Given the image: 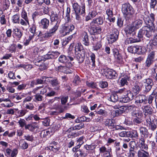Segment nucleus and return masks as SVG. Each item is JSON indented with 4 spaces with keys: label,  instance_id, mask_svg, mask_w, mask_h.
Wrapping results in <instances>:
<instances>
[{
    "label": "nucleus",
    "instance_id": "1",
    "mask_svg": "<svg viewBox=\"0 0 157 157\" xmlns=\"http://www.w3.org/2000/svg\"><path fill=\"white\" fill-rule=\"evenodd\" d=\"M51 19L52 24L54 25V26L44 33L43 35V37L44 38H48L53 35L59 26L60 20L57 14L54 13L52 14L51 16Z\"/></svg>",
    "mask_w": 157,
    "mask_h": 157
},
{
    "label": "nucleus",
    "instance_id": "2",
    "mask_svg": "<svg viewBox=\"0 0 157 157\" xmlns=\"http://www.w3.org/2000/svg\"><path fill=\"white\" fill-rule=\"evenodd\" d=\"M153 31L151 30L148 26L143 27L139 30L138 32L137 35L138 37V38H137V40H140V41L141 39L143 37H146L149 38L152 36Z\"/></svg>",
    "mask_w": 157,
    "mask_h": 157
},
{
    "label": "nucleus",
    "instance_id": "3",
    "mask_svg": "<svg viewBox=\"0 0 157 157\" xmlns=\"http://www.w3.org/2000/svg\"><path fill=\"white\" fill-rule=\"evenodd\" d=\"M121 11L125 17L127 18L132 17L133 13V8L129 3H125L122 5Z\"/></svg>",
    "mask_w": 157,
    "mask_h": 157
},
{
    "label": "nucleus",
    "instance_id": "4",
    "mask_svg": "<svg viewBox=\"0 0 157 157\" xmlns=\"http://www.w3.org/2000/svg\"><path fill=\"white\" fill-rule=\"evenodd\" d=\"M72 4L73 8L75 13L84 15L85 13V6L84 4H82L81 6H79L77 2L74 3Z\"/></svg>",
    "mask_w": 157,
    "mask_h": 157
},
{
    "label": "nucleus",
    "instance_id": "5",
    "mask_svg": "<svg viewBox=\"0 0 157 157\" xmlns=\"http://www.w3.org/2000/svg\"><path fill=\"white\" fill-rule=\"evenodd\" d=\"M113 33L109 35L108 37V41L109 44H112L115 42L118 39L119 32L116 29L113 30Z\"/></svg>",
    "mask_w": 157,
    "mask_h": 157
},
{
    "label": "nucleus",
    "instance_id": "6",
    "mask_svg": "<svg viewBox=\"0 0 157 157\" xmlns=\"http://www.w3.org/2000/svg\"><path fill=\"white\" fill-rule=\"evenodd\" d=\"M155 52H151L148 55L145 63V66L148 67L151 66L154 61Z\"/></svg>",
    "mask_w": 157,
    "mask_h": 157
},
{
    "label": "nucleus",
    "instance_id": "7",
    "mask_svg": "<svg viewBox=\"0 0 157 157\" xmlns=\"http://www.w3.org/2000/svg\"><path fill=\"white\" fill-rule=\"evenodd\" d=\"M105 76L107 78L111 79H115L117 76V74L114 70L111 69H107L104 72Z\"/></svg>",
    "mask_w": 157,
    "mask_h": 157
},
{
    "label": "nucleus",
    "instance_id": "8",
    "mask_svg": "<svg viewBox=\"0 0 157 157\" xmlns=\"http://www.w3.org/2000/svg\"><path fill=\"white\" fill-rule=\"evenodd\" d=\"M136 102L137 103L144 105L147 103V98L144 95H139L136 98Z\"/></svg>",
    "mask_w": 157,
    "mask_h": 157
},
{
    "label": "nucleus",
    "instance_id": "9",
    "mask_svg": "<svg viewBox=\"0 0 157 157\" xmlns=\"http://www.w3.org/2000/svg\"><path fill=\"white\" fill-rule=\"evenodd\" d=\"M96 25L95 24L92 25L91 22L90 23L89 31L91 34L101 33V29L100 27H96Z\"/></svg>",
    "mask_w": 157,
    "mask_h": 157
},
{
    "label": "nucleus",
    "instance_id": "10",
    "mask_svg": "<svg viewBox=\"0 0 157 157\" xmlns=\"http://www.w3.org/2000/svg\"><path fill=\"white\" fill-rule=\"evenodd\" d=\"M147 125L148 126L149 129L152 131H155L157 128V126L154 122L153 120H152L150 117L146 119Z\"/></svg>",
    "mask_w": 157,
    "mask_h": 157
},
{
    "label": "nucleus",
    "instance_id": "11",
    "mask_svg": "<svg viewBox=\"0 0 157 157\" xmlns=\"http://www.w3.org/2000/svg\"><path fill=\"white\" fill-rule=\"evenodd\" d=\"M153 83L152 80L150 78H147L145 79V81L144 82V86L145 87L144 91L146 92L150 91L151 90L152 86Z\"/></svg>",
    "mask_w": 157,
    "mask_h": 157
},
{
    "label": "nucleus",
    "instance_id": "12",
    "mask_svg": "<svg viewBox=\"0 0 157 157\" xmlns=\"http://www.w3.org/2000/svg\"><path fill=\"white\" fill-rule=\"evenodd\" d=\"M133 95L130 91H128L127 94L121 98L120 101L124 103L128 102L133 99Z\"/></svg>",
    "mask_w": 157,
    "mask_h": 157
},
{
    "label": "nucleus",
    "instance_id": "13",
    "mask_svg": "<svg viewBox=\"0 0 157 157\" xmlns=\"http://www.w3.org/2000/svg\"><path fill=\"white\" fill-rule=\"evenodd\" d=\"M75 27L73 25L66 24L63 27V32L65 35H67L74 30Z\"/></svg>",
    "mask_w": 157,
    "mask_h": 157
},
{
    "label": "nucleus",
    "instance_id": "14",
    "mask_svg": "<svg viewBox=\"0 0 157 157\" xmlns=\"http://www.w3.org/2000/svg\"><path fill=\"white\" fill-rule=\"evenodd\" d=\"M135 29L132 26H127L124 29L125 32L127 35H130L132 37L136 36H135L136 32Z\"/></svg>",
    "mask_w": 157,
    "mask_h": 157
},
{
    "label": "nucleus",
    "instance_id": "15",
    "mask_svg": "<svg viewBox=\"0 0 157 157\" xmlns=\"http://www.w3.org/2000/svg\"><path fill=\"white\" fill-rule=\"evenodd\" d=\"M81 39L82 40L83 44L86 46L89 45L88 36L87 32L84 31L81 34Z\"/></svg>",
    "mask_w": 157,
    "mask_h": 157
},
{
    "label": "nucleus",
    "instance_id": "16",
    "mask_svg": "<svg viewBox=\"0 0 157 157\" xmlns=\"http://www.w3.org/2000/svg\"><path fill=\"white\" fill-rule=\"evenodd\" d=\"M69 59L71 61H72L73 60V58L71 56H66L64 55H61L59 58V62L63 63L66 64L68 63L69 61Z\"/></svg>",
    "mask_w": 157,
    "mask_h": 157
},
{
    "label": "nucleus",
    "instance_id": "17",
    "mask_svg": "<svg viewBox=\"0 0 157 157\" xmlns=\"http://www.w3.org/2000/svg\"><path fill=\"white\" fill-rule=\"evenodd\" d=\"M35 63L36 65L39 66L40 69L41 71L45 70L47 68L48 64L46 62L44 63L43 60L41 59L37 60Z\"/></svg>",
    "mask_w": 157,
    "mask_h": 157
},
{
    "label": "nucleus",
    "instance_id": "18",
    "mask_svg": "<svg viewBox=\"0 0 157 157\" xmlns=\"http://www.w3.org/2000/svg\"><path fill=\"white\" fill-rule=\"evenodd\" d=\"M155 20V15L153 13H151L150 14L149 20H148L149 24H147V25L149 26L150 29L152 30H153L155 29V27L153 24Z\"/></svg>",
    "mask_w": 157,
    "mask_h": 157
},
{
    "label": "nucleus",
    "instance_id": "19",
    "mask_svg": "<svg viewBox=\"0 0 157 157\" xmlns=\"http://www.w3.org/2000/svg\"><path fill=\"white\" fill-rule=\"evenodd\" d=\"M60 54V53L57 51L49 52L46 55V58L48 59L56 58Z\"/></svg>",
    "mask_w": 157,
    "mask_h": 157
},
{
    "label": "nucleus",
    "instance_id": "20",
    "mask_svg": "<svg viewBox=\"0 0 157 157\" xmlns=\"http://www.w3.org/2000/svg\"><path fill=\"white\" fill-rule=\"evenodd\" d=\"M49 82L53 87H55V90H58L59 89V83L57 78L49 79Z\"/></svg>",
    "mask_w": 157,
    "mask_h": 157
},
{
    "label": "nucleus",
    "instance_id": "21",
    "mask_svg": "<svg viewBox=\"0 0 157 157\" xmlns=\"http://www.w3.org/2000/svg\"><path fill=\"white\" fill-rule=\"evenodd\" d=\"M139 17L143 19L146 24L147 25V24H149L148 20H149V17L147 11H145L144 13H141Z\"/></svg>",
    "mask_w": 157,
    "mask_h": 157
},
{
    "label": "nucleus",
    "instance_id": "22",
    "mask_svg": "<svg viewBox=\"0 0 157 157\" xmlns=\"http://www.w3.org/2000/svg\"><path fill=\"white\" fill-rule=\"evenodd\" d=\"M49 25V20L46 18L42 19L40 21V26L44 29H47Z\"/></svg>",
    "mask_w": 157,
    "mask_h": 157
},
{
    "label": "nucleus",
    "instance_id": "23",
    "mask_svg": "<svg viewBox=\"0 0 157 157\" xmlns=\"http://www.w3.org/2000/svg\"><path fill=\"white\" fill-rule=\"evenodd\" d=\"M104 19L102 17H99L95 19H94L91 21V24H95L96 25H101L104 22Z\"/></svg>",
    "mask_w": 157,
    "mask_h": 157
},
{
    "label": "nucleus",
    "instance_id": "24",
    "mask_svg": "<svg viewBox=\"0 0 157 157\" xmlns=\"http://www.w3.org/2000/svg\"><path fill=\"white\" fill-rule=\"evenodd\" d=\"M113 54L115 58L117 60V62H120L122 60V58L120 54L119 53L117 49L115 48L113 50Z\"/></svg>",
    "mask_w": 157,
    "mask_h": 157
},
{
    "label": "nucleus",
    "instance_id": "25",
    "mask_svg": "<svg viewBox=\"0 0 157 157\" xmlns=\"http://www.w3.org/2000/svg\"><path fill=\"white\" fill-rule=\"evenodd\" d=\"M143 22V21L142 19L137 20L133 23L132 26L136 30L142 26Z\"/></svg>",
    "mask_w": 157,
    "mask_h": 157
},
{
    "label": "nucleus",
    "instance_id": "26",
    "mask_svg": "<svg viewBox=\"0 0 157 157\" xmlns=\"http://www.w3.org/2000/svg\"><path fill=\"white\" fill-rule=\"evenodd\" d=\"M83 136H82L80 137L78 140L77 143V146L73 147L72 149V150L73 152H75L76 150L79 148L81 145L83 144Z\"/></svg>",
    "mask_w": 157,
    "mask_h": 157
},
{
    "label": "nucleus",
    "instance_id": "27",
    "mask_svg": "<svg viewBox=\"0 0 157 157\" xmlns=\"http://www.w3.org/2000/svg\"><path fill=\"white\" fill-rule=\"evenodd\" d=\"M97 14L95 10H91L90 11L88 15L86 17V20L87 21L94 17Z\"/></svg>",
    "mask_w": 157,
    "mask_h": 157
},
{
    "label": "nucleus",
    "instance_id": "28",
    "mask_svg": "<svg viewBox=\"0 0 157 157\" xmlns=\"http://www.w3.org/2000/svg\"><path fill=\"white\" fill-rule=\"evenodd\" d=\"M132 37H130L129 38L126 39L125 41V44H128L140 41V40H137V39L136 38L135 36Z\"/></svg>",
    "mask_w": 157,
    "mask_h": 157
},
{
    "label": "nucleus",
    "instance_id": "29",
    "mask_svg": "<svg viewBox=\"0 0 157 157\" xmlns=\"http://www.w3.org/2000/svg\"><path fill=\"white\" fill-rule=\"evenodd\" d=\"M13 33L14 36L18 38L19 40H20L23 35L21 31L18 29H14Z\"/></svg>",
    "mask_w": 157,
    "mask_h": 157
},
{
    "label": "nucleus",
    "instance_id": "30",
    "mask_svg": "<svg viewBox=\"0 0 157 157\" xmlns=\"http://www.w3.org/2000/svg\"><path fill=\"white\" fill-rule=\"evenodd\" d=\"M140 90L141 88L138 84H135L132 87V91L133 92L132 94L136 95L140 92Z\"/></svg>",
    "mask_w": 157,
    "mask_h": 157
},
{
    "label": "nucleus",
    "instance_id": "31",
    "mask_svg": "<svg viewBox=\"0 0 157 157\" xmlns=\"http://www.w3.org/2000/svg\"><path fill=\"white\" fill-rule=\"evenodd\" d=\"M144 150L141 149L138 151V157H148L149 156L148 153Z\"/></svg>",
    "mask_w": 157,
    "mask_h": 157
},
{
    "label": "nucleus",
    "instance_id": "32",
    "mask_svg": "<svg viewBox=\"0 0 157 157\" xmlns=\"http://www.w3.org/2000/svg\"><path fill=\"white\" fill-rule=\"evenodd\" d=\"M104 123L105 126H108L110 129H113L114 124L113 122V119H107L105 121Z\"/></svg>",
    "mask_w": 157,
    "mask_h": 157
},
{
    "label": "nucleus",
    "instance_id": "33",
    "mask_svg": "<svg viewBox=\"0 0 157 157\" xmlns=\"http://www.w3.org/2000/svg\"><path fill=\"white\" fill-rule=\"evenodd\" d=\"M143 110L144 114L145 115H146V114L151 115L153 112V109L150 106H149L147 105L144 106Z\"/></svg>",
    "mask_w": 157,
    "mask_h": 157
},
{
    "label": "nucleus",
    "instance_id": "34",
    "mask_svg": "<svg viewBox=\"0 0 157 157\" xmlns=\"http://www.w3.org/2000/svg\"><path fill=\"white\" fill-rule=\"evenodd\" d=\"M139 146L141 149H144L145 150L147 149L148 147L147 144H145V140L144 139L141 138L139 141Z\"/></svg>",
    "mask_w": 157,
    "mask_h": 157
},
{
    "label": "nucleus",
    "instance_id": "35",
    "mask_svg": "<svg viewBox=\"0 0 157 157\" xmlns=\"http://www.w3.org/2000/svg\"><path fill=\"white\" fill-rule=\"evenodd\" d=\"M84 148L83 149H80L78 150H76V155L77 157H84L86 156V154L84 152Z\"/></svg>",
    "mask_w": 157,
    "mask_h": 157
},
{
    "label": "nucleus",
    "instance_id": "36",
    "mask_svg": "<svg viewBox=\"0 0 157 157\" xmlns=\"http://www.w3.org/2000/svg\"><path fill=\"white\" fill-rule=\"evenodd\" d=\"M147 50L145 47L137 46V53L138 54H143L145 53Z\"/></svg>",
    "mask_w": 157,
    "mask_h": 157
},
{
    "label": "nucleus",
    "instance_id": "37",
    "mask_svg": "<svg viewBox=\"0 0 157 157\" xmlns=\"http://www.w3.org/2000/svg\"><path fill=\"white\" fill-rule=\"evenodd\" d=\"M128 137L133 138H137L138 137V135L136 131L134 130L132 132H128Z\"/></svg>",
    "mask_w": 157,
    "mask_h": 157
},
{
    "label": "nucleus",
    "instance_id": "38",
    "mask_svg": "<svg viewBox=\"0 0 157 157\" xmlns=\"http://www.w3.org/2000/svg\"><path fill=\"white\" fill-rule=\"evenodd\" d=\"M140 133L143 135L145 138H146L148 137V132L146 128L141 127L140 128Z\"/></svg>",
    "mask_w": 157,
    "mask_h": 157
},
{
    "label": "nucleus",
    "instance_id": "39",
    "mask_svg": "<svg viewBox=\"0 0 157 157\" xmlns=\"http://www.w3.org/2000/svg\"><path fill=\"white\" fill-rule=\"evenodd\" d=\"M151 75L153 78L157 81V66H155L151 69Z\"/></svg>",
    "mask_w": 157,
    "mask_h": 157
},
{
    "label": "nucleus",
    "instance_id": "40",
    "mask_svg": "<svg viewBox=\"0 0 157 157\" xmlns=\"http://www.w3.org/2000/svg\"><path fill=\"white\" fill-rule=\"evenodd\" d=\"M96 146L93 144H91L90 145H86L84 146V149H86L87 150H92L93 151V152L94 154V149L95 148Z\"/></svg>",
    "mask_w": 157,
    "mask_h": 157
},
{
    "label": "nucleus",
    "instance_id": "41",
    "mask_svg": "<svg viewBox=\"0 0 157 157\" xmlns=\"http://www.w3.org/2000/svg\"><path fill=\"white\" fill-rule=\"evenodd\" d=\"M118 95L116 94H112L110 97L109 98L108 100L109 101L115 102L117 101L118 100Z\"/></svg>",
    "mask_w": 157,
    "mask_h": 157
},
{
    "label": "nucleus",
    "instance_id": "42",
    "mask_svg": "<svg viewBox=\"0 0 157 157\" xmlns=\"http://www.w3.org/2000/svg\"><path fill=\"white\" fill-rule=\"evenodd\" d=\"M19 145L21 147V148L23 149H26L28 147V144L23 140L20 141L19 142Z\"/></svg>",
    "mask_w": 157,
    "mask_h": 157
},
{
    "label": "nucleus",
    "instance_id": "43",
    "mask_svg": "<svg viewBox=\"0 0 157 157\" xmlns=\"http://www.w3.org/2000/svg\"><path fill=\"white\" fill-rule=\"evenodd\" d=\"M115 108L119 109L123 113L127 110L126 106H121L119 105H116L114 106Z\"/></svg>",
    "mask_w": 157,
    "mask_h": 157
},
{
    "label": "nucleus",
    "instance_id": "44",
    "mask_svg": "<svg viewBox=\"0 0 157 157\" xmlns=\"http://www.w3.org/2000/svg\"><path fill=\"white\" fill-rule=\"evenodd\" d=\"M85 56L81 55L80 54H76V58L79 63H82L84 60Z\"/></svg>",
    "mask_w": 157,
    "mask_h": 157
},
{
    "label": "nucleus",
    "instance_id": "45",
    "mask_svg": "<svg viewBox=\"0 0 157 157\" xmlns=\"http://www.w3.org/2000/svg\"><path fill=\"white\" fill-rule=\"evenodd\" d=\"M152 33H155V36L152 40V44L154 46H157V30H155L154 29Z\"/></svg>",
    "mask_w": 157,
    "mask_h": 157
},
{
    "label": "nucleus",
    "instance_id": "46",
    "mask_svg": "<svg viewBox=\"0 0 157 157\" xmlns=\"http://www.w3.org/2000/svg\"><path fill=\"white\" fill-rule=\"evenodd\" d=\"M137 46H131L128 48V50L129 52L132 53H136L137 52Z\"/></svg>",
    "mask_w": 157,
    "mask_h": 157
},
{
    "label": "nucleus",
    "instance_id": "47",
    "mask_svg": "<svg viewBox=\"0 0 157 157\" xmlns=\"http://www.w3.org/2000/svg\"><path fill=\"white\" fill-rule=\"evenodd\" d=\"M30 31L31 33L30 34L29 36H30L31 38H33L35 33L36 30V27L35 26L33 25L30 28Z\"/></svg>",
    "mask_w": 157,
    "mask_h": 157
},
{
    "label": "nucleus",
    "instance_id": "48",
    "mask_svg": "<svg viewBox=\"0 0 157 157\" xmlns=\"http://www.w3.org/2000/svg\"><path fill=\"white\" fill-rule=\"evenodd\" d=\"M134 146L133 147L131 146V148L129 150V157H134L136 152L134 150Z\"/></svg>",
    "mask_w": 157,
    "mask_h": 157
},
{
    "label": "nucleus",
    "instance_id": "49",
    "mask_svg": "<svg viewBox=\"0 0 157 157\" xmlns=\"http://www.w3.org/2000/svg\"><path fill=\"white\" fill-rule=\"evenodd\" d=\"M155 97V94L152 93L150 95H149L147 98V102L149 104H151L152 103V101Z\"/></svg>",
    "mask_w": 157,
    "mask_h": 157
},
{
    "label": "nucleus",
    "instance_id": "50",
    "mask_svg": "<svg viewBox=\"0 0 157 157\" xmlns=\"http://www.w3.org/2000/svg\"><path fill=\"white\" fill-rule=\"evenodd\" d=\"M82 133L81 131L78 132H72L71 134H69L67 135V137L68 138H71V136H72L74 137H75L79 136V135L81 134Z\"/></svg>",
    "mask_w": 157,
    "mask_h": 157
},
{
    "label": "nucleus",
    "instance_id": "51",
    "mask_svg": "<svg viewBox=\"0 0 157 157\" xmlns=\"http://www.w3.org/2000/svg\"><path fill=\"white\" fill-rule=\"evenodd\" d=\"M19 16L17 14H15L12 17L13 22L15 23H19Z\"/></svg>",
    "mask_w": 157,
    "mask_h": 157
},
{
    "label": "nucleus",
    "instance_id": "52",
    "mask_svg": "<svg viewBox=\"0 0 157 157\" xmlns=\"http://www.w3.org/2000/svg\"><path fill=\"white\" fill-rule=\"evenodd\" d=\"M27 112V110L25 109L19 110L18 111V115L20 117L23 116L26 114Z\"/></svg>",
    "mask_w": 157,
    "mask_h": 157
},
{
    "label": "nucleus",
    "instance_id": "53",
    "mask_svg": "<svg viewBox=\"0 0 157 157\" xmlns=\"http://www.w3.org/2000/svg\"><path fill=\"white\" fill-rule=\"evenodd\" d=\"M84 126V124H83L80 123L78 125H77L74 127H73L72 128L74 130H79L83 128Z\"/></svg>",
    "mask_w": 157,
    "mask_h": 157
},
{
    "label": "nucleus",
    "instance_id": "54",
    "mask_svg": "<svg viewBox=\"0 0 157 157\" xmlns=\"http://www.w3.org/2000/svg\"><path fill=\"white\" fill-rule=\"evenodd\" d=\"M21 17L24 20H29L27 16V13L24 10H22L21 13Z\"/></svg>",
    "mask_w": 157,
    "mask_h": 157
},
{
    "label": "nucleus",
    "instance_id": "55",
    "mask_svg": "<svg viewBox=\"0 0 157 157\" xmlns=\"http://www.w3.org/2000/svg\"><path fill=\"white\" fill-rule=\"evenodd\" d=\"M21 19L20 21V23L23 26H27L29 25V20H24Z\"/></svg>",
    "mask_w": 157,
    "mask_h": 157
},
{
    "label": "nucleus",
    "instance_id": "56",
    "mask_svg": "<svg viewBox=\"0 0 157 157\" xmlns=\"http://www.w3.org/2000/svg\"><path fill=\"white\" fill-rule=\"evenodd\" d=\"M68 97V96H62L61 98V103L63 105L65 104L67 102Z\"/></svg>",
    "mask_w": 157,
    "mask_h": 157
},
{
    "label": "nucleus",
    "instance_id": "57",
    "mask_svg": "<svg viewBox=\"0 0 157 157\" xmlns=\"http://www.w3.org/2000/svg\"><path fill=\"white\" fill-rule=\"evenodd\" d=\"M83 49L82 45L80 43L77 44L75 47V50L76 52L82 50Z\"/></svg>",
    "mask_w": 157,
    "mask_h": 157
},
{
    "label": "nucleus",
    "instance_id": "58",
    "mask_svg": "<svg viewBox=\"0 0 157 157\" xmlns=\"http://www.w3.org/2000/svg\"><path fill=\"white\" fill-rule=\"evenodd\" d=\"M86 120V117L85 116H82L78 117L76 120V122L77 123L84 122Z\"/></svg>",
    "mask_w": 157,
    "mask_h": 157
},
{
    "label": "nucleus",
    "instance_id": "59",
    "mask_svg": "<svg viewBox=\"0 0 157 157\" xmlns=\"http://www.w3.org/2000/svg\"><path fill=\"white\" fill-rule=\"evenodd\" d=\"M79 79V77L77 75L75 76L73 80V82L75 85H78L79 84L80 82Z\"/></svg>",
    "mask_w": 157,
    "mask_h": 157
},
{
    "label": "nucleus",
    "instance_id": "60",
    "mask_svg": "<svg viewBox=\"0 0 157 157\" xmlns=\"http://www.w3.org/2000/svg\"><path fill=\"white\" fill-rule=\"evenodd\" d=\"M99 86L102 88H105L107 87L108 86L107 82L105 81H101L99 83Z\"/></svg>",
    "mask_w": 157,
    "mask_h": 157
},
{
    "label": "nucleus",
    "instance_id": "61",
    "mask_svg": "<svg viewBox=\"0 0 157 157\" xmlns=\"http://www.w3.org/2000/svg\"><path fill=\"white\" fill-rule=\"evenodd\" d=\"M106 13L109 17H112L113 15L112 9H108L106 11Z\"/></svg>",
    "mask_w": 157,
    "mask_h": 157
},
{
    "label": "nucleus",
    "instance_id": "62",
    "mask_svg": "<svg viewBox=\"0 0 157 157\" xmlns=\"http://www.w3.org/2000/svg\"><path fill=\"white\" fill-rule=\"evenodd\" d=\"M97 113L100 115H101L103 116H106L107 115V113L104 110L100 109L97 111Z\"/></svg>",
    "mask_w": 157,
    "mask_h": 157
},
{
    "label": "nucleus",
    "instance_id": "63",
    "mask_svg": "<svg viewBox=\"0 0 157 157\" xmlns=\"http://www.w3.org/2000/svg\"><path fill=\"white\" fill-rule=\"evenodd\" d=\"M101 45L100 42H97L96 44L93 46V49L94 50L97 51L101 47Z\"/></svg>",
    "mask_w": 157,
    "mask_h": 157
},
{
    "label": "nucleus",
    "instance_id": "64",
    "mask_svg": "<svg viewBox=\"0 0 157 157\" xmlns=\"http://www.w3.org/2000/svg\"><path fill=\"white\" fill-rule=\"evenodd\" d=\"M67 67L60 66H59L57 68V70L59 71L65 73L66 72V68Z\"/></svg>",
    "mask_w": 157,
    "mask_h": 157
}]
</instances>
